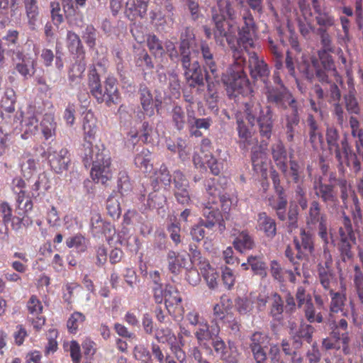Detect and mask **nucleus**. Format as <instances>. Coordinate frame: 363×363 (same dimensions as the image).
<instances>
[{
	"instance_id": "obj_1",
	"label": "nucleus",
	"mask_w": 363,
	"mask_h": 363,
	"mask_svg": "<svg viewBox=\"0 0 363 363\" xmlns=\"http://www.w3.org/2000/svg\"><path fill=\"white\" fill-rule=\"evenodd\" d=\"M233 63L228 67L222 80L230 95L250 94L252 89L250 82L245 72L246 57L243 52L235 48L233 49Z\"/></svg>"
},
{
	"instance_id": "obj_2",
	"label": "nucleus",
	"mask_w": 363,
	"mask_h": 363,
	"mask_svg": "<svg viewBox=\"0 0 363 363\" xmlns=\"http://www.w3.org/2000/svg\"><path fill=\"white\" fill-rule=\"evenodd\" d=\"M88 86L91 94L99 104L105 103L110 107L119 102L120 93L117 86V79L114 77H107L102 86L100 77L94 69L88 76Z\"/></svg>"
},
{
	"instance_id": "obj_3",
	"label": "nucleus",
	"mask_w": 363,
	"mask_h": 363,
	"mask_svg": "<svg viewBox=\"0 0 363 363\" xmlns=\"http://www.w3.org/2000/svg\"><path fill=\"white\" fill-rule=\"evenodd\" d=\"M245 112L248 123L254 126L255 122H257L259 126V135L262 142L268 141L272 134L273 130V113L269 106L266 107V111L263 110L261 104L259 101H250L245 104Z\"/></svg>"
},
{
	"instance_id": "obj_4",
	"label": "nucleus",
	"mask_w": 363,
	"mask_h": 363,
	"mask_svg": "<svg viewBox=\"0 0 363 363\" xmlns=\"http://www.w3.org/2000/svg\"><path fill=\"white\" fill-rule=\"evenodd\" d=\"M338 235L337 250L342 260L346 262L353 258L352 247L356 244L357 239L351 219L345 212L342 215Z\"/></svg>"
},
{
	"instance_id": "obj_5",
	"label": "nucleus",
	"mask_w": 363,
	"mask_h": 363,
	"mask_svg": "<svg viewBox=\"0 0 363 363\" xmlns=\"http://www.w3.org/2000/svg\"><path fill=\"white\" fill-rule=\"evenodd\" d=\"M242 23L238 28L237 43L240 48L246 51L255 48L257 26L250 9H246L242 14Z\"/></svg>"
},
{
	"instance_id": "obj_6",
	"label": "nucleus",
	"mask_w": 363,
	"mask_h": 363,
	"mask_svg": "<svg viewBox=\"0 0 363 363\" xmlns=\"http://www.w3.org/2000/svg\"><path fill=\"white\" fill-rule=\"evenodd\" d=\"M264 94L269 104L281 110L287 109L297 103L292 94L286 86H275L268 82L264 84Z\"/></svg>"
},
{
	"instance_id": "obj_7",
	"label": "nucleus",
	"mask_w": 363,
	"mask_h": 363,
	"mask_svg": "<svg viewBox=\"0 0 363 363\" xmlns=\"http://www.w3.org/2000/svg\"><path fill=\"white\" fill-rule=\"evenodd\" d=\"M153 299L157 304L164 303L166 309L169 313L173 312L174 308L182 307V298L176 286L171 284H166L164 287L154 289Z\"/></svg>"
},
{
	"instance_id": "obj_8",
	"label": "nucleus",
	"mask_w": 363,
	"mask_h": 363,
	"mask_svg": "<svg viewBox=\"0 0 363 363\" xmlns=\"http://www.w3.org/2000/svg\"><path fill=\"white\" fill-rule=\"evenodd\" d=\"M200 50L208 91L211 93L214 83L218 82L219 79L218 65L215 61L213 53L206 43L201 44Z\"/></svg>"
},
{
	"instance_id": "obj_9",
	"label": "nucleus",
	"mask_w": 363,
	"mask_h": 363,
	"mask_svg": "<svg viewBox=\"0 0 363 363\" xmlns=\"http://www.w3.org/2000/svg\"><path fill=\"white\" fill-rule=\"evenodd\" d=\"M339 137L338 130L335 128L329 127L327 128V143L330 152H335L336 159H342V157L345 159H352L353 156L356 157L354 154L352 155V150L346 138L341 141V149L342 150L341 152L338 145Z\"/></svg>"
},
{
	"instance_id": "obj_10",
	"label": "nucleus",
	"mask_w": 363,
	"mask_h": 363,
	"mask_svg": "<svg viewBox=\"0 0 363 363\" xmlns=\"http://www.w3.org/2000/svg\"><path fill=\"white\" fill-rule=\"evenodd\" d=\"M249 55V69L251 77L255 80H261L264 84L269 82V69L262 58H259L255 52L247 51Z\"/></svg>"
},
{
	"instance_id": "obj_11",
	"label": "nucleus",
	"mask_w": 363,
	"mask_h": 363,
	"mask_svg": "<svg viewBox=\"0 0 363 363\" xmlns=\"http://www.w3.org/2000/svg\"><path fill=\"white\" fill-rule=\"evenodd\" d=\"M182 67L188 85L191 88L198 87V91L203 90L206 79L199 63L198 62L191 63L189 60L186 65H182Z\"/></svg>"
},
{
	"instance_id": "obj_12",
	"label": "nucleus",
	"mask_w": 363,
	"mask_h": 363,
	"mask_svg": "<svg viewBox=\"0 0 363 363\" xmlns=\"http://www.w3.org/2000/svg\"><path fill=\"white\" fill-rule=\"evenodd\" d=\"M220 332V328L218 323H211L210 325L206 320L195 328L194 335L200 346L210 349L207 342L216 337Z\"/></svg>"
},
{
	"instance_id": "obj_13",
	"label": "nucleus",
	"mask_w": 363,
	"mask_h": 363,
	"mask_svg": "<svg viewBox=\"0 0 363 363\" xmlns=\"http://www.w3.org/2000/svg\"><path fill=\"white\" fill-rule=\"evenodd\" d=\"M21 128L23 130V138H27L29 135H35L38 130L39 118L38 113L33 106H28L26 111L21 113Z\"/></svg>"
},
{
	"instance_id": "obj_14",
	"label": "nucleus",
	"mask_w": 363,
	"mask_h": 363,
	"mask_svg": "<svg viewBox=\"0 0 363 363\" xmlns=\"http://www.w3.org/2000/svg\"><path fill=\"white\" fill-rule=\"evenodd\" d=\"M111 160H93L91 177L96 183L106 184L112 177Z\"/></svg>"
},
{
	"instance_id": "obj_15",
	"label": "nucleus",
	"mask_w": 363,
	"mask_h": 363,
	"mask_svg": "<svg viewBox=\"0 0 363 363\" xmlns=\"http://www.w3.org/2000/svg\"><path fill=\"white\" fill-rule=\"evenodd\" d=\"M215 24L214 36L216 40L225 38L228 45L234 41L235 28L228 18L213 19Z\"/></svg>"
},
{
	"instance_id": "obj_16",
	"label": "nucleus",
	"mask_w": 363,
	"mask_h": 363,
	"mask_svg": "<svg viewBox=\"0 0 363 363\" xmlns=\"http://www.w3.org/2000/svg\"><path fill=\"white\" fill-rule=\"evenodd\" d=\"M150 0H128L125 3V14L131 21L143 18L147 14Z\"/></svg>"
},
{
	"instance_id": "obj_17",
	"label": "nucleus",
	"mask_w": 363,
	"mask_h": 363,
	"mask_svg": "<svg viewBox=\"0 0 363 363\" xmlns=\"http://www.w3.org/2000/svg\"><path fill=\"white\" fill-rule=\"evenodd\" d=\"M138 94L143 113L148 116H152L155 108L159 111L161 102L157 101L155 103L151 91L145 84L140 86Z\"/></svg>"
},
{
	"instance_id": "obj_18",
	"label": "nucleus",
	"mask_w": 363,
	"mask_h": 363,
	"mask_svg": "<svg viewBox=\"0 0 363 363\" xmlns=\"http://www.w3.org/2000/svg\"><path fill=\"white\" fill-rule=\"evenodd\" d=\"M14 69L24 79L31 77L35 73V60L26 57L22 52L16 53V58H13Z\"/></svg>"
},
{
	"instance_id": "obj_19",
	"label": "nucleus",
	"mask_w": 363,
	"mask_h": 363,
	"mask_svg": "<svg viewBox=\"0 0 363 363\" xmlns=\"http://www.w3.org/2000/svg\"><path fill=\"white\" fill-rule=\"evenodd\" d=\"M314 189L316 196L320 198L327 206H336L338 204L339 201L333 185L319 182L315 184Z\"/></svg>"
},
{
	"instance_id": "obj_20",
	"label": "nucleus",
	"mask_w": 363,
	"mask_h": 363,
	"mask_svg": "<svg viewBox=\"0 0 363 363\" xmlns=\"http://www.w3.org/2000/svg\"><path fill=\"white\" fill-rule=\"evenodd\" d=\"M91 226L94 235L102 234L108 240L112 238L116 233L114 226L111 223L104 221L99 213H95L91 216Z\"/></svg>"
},
{
	"instance_id": "obj_21",
	"label": "nucleus",
	"mask_w": 363,
	"mask_h": 363,
	"mask_svg": "<svg viewBox=\"0 0 363 363\" xmlns=\"http://www.w3.org/2000/svg\"><path fill=\"white\" fill-rule=\"evenodd\" d=\"M232 308L231 300L225 295L220 298L218 303L215 304L213 308V319L211 323H218V321L224 322L228 319L230 310Z\"/></svg>"
},
{
	"instance_id": "obj_22",
	"label": "nucleus",
	"mask_w": 363,
	"mask_h": 363,
	"mask_svg": "<svg viewBox=\"0 0 363 363\" xmlns=\"http://www.w3.org/2000/svg\"><path fill=\"white\" fill-rule=\"evenodd\" d=\"M294 243L296 251L303 252L304 256L312 255L315 251L314 242L312 234L302 229L300 233V240L294 238Z\"/></svg>"
},
{
	"instance_id": "obj_23",
	"label": "nucleus",
	"mask_w": 363,
	"mask_h": 363,
	"mask_svg": "<svg viewBox=\"0 0 363 363\" xmlns=\"http://www.w3.org/2000/svg\"><path fill=\"white\" fill-rule=\"evenodd\" d=\"M212 19L228 18L233 20L235 10L230 0H216V4L211 9Z\"/></svg>"
},
{
	"instance_id": "obj_24",
	"label": "nucleus",
	"mask_w": 363,
	"mask_h": 363,
	"mask_svg": "<svg viewBox=\"0 0 363 363\" xmlns=\"http://www.w3.org/2000/svg\"><path fill=\"white\" fill-rule=\"evenodd\" d=\"M202 213L206 218L205 220H201L202 225L209 229L212 228L222 218L217 204H212L210 201L203 203Z\"/></svg>"
},
{
	"instance_id": "obj_25",
	"label": "nucleus",
	"mask_w": 363,
	"mask_h": 363,
	"mask_svg": "<svg viewBox=\"0 0 363 363\" xmlns=\"http://www.w3.org/2000/svg\"><path fill=\"white\" fill-rule=\"evenodd\" d=\"M345 285L341 286L340 291H335L333 289L328 291L330 296V303L329 305L330 317H332L333 313H338L343 311L345 302L347 301Z\"/></svg>"
},
{
	"instance_id": "obj_26",
	"label": "nucleus",
	"mask_w": 363,
	"mask_h": 363,
	"mask_svg": "<svg viewBox=\"0 0 363 363\" xmlns=\"http://www.w3.org/2000/svg\"><path fill=\"white\" fill-rule=\"evenodd\" d=\"M290 107L291 108V112L285 116V128L286 139L288 141L291 142L294 140L296 127H297L300 123V116L297 103Z\"/></svg>"
},
{
	"instance_id": "obj_27",
	"label": "nucleus",
	"mask_w": 363,
	"mask_h": 363,
	"mask_svg": "<svg viewBox=\"0 0 363 363\" xmlns=\"http://www.w3.org/2000/svg\"><path fill=\"white\" fill-rule=\"evenodd\" d=\"M236 123L239 145L242 148H246L253 143V126L250 125L249 127L241 118H237Z\"/></svg>"
},
{
	"instance_id": "obj_28",
	"label": "nucleus",
	"mask_w": 363,
	"mask_h": 363,
	"mask_svg": "<svg viewBox=\"0 0 363 363\" xmlns=\"http://www.w3.org/2000/svg\"><path fill=\"white\" fill-rule=\"evenodd\" d=\"M257 228L262 231L267 238H273L277 234V224L274 219L265 212L258 213Z\"/></svg>"
},
{
	"instance_id": "obj_29",
	"label": "nucleus",
	"mask_w": 363,
	"mask_h": 363,
	"mask_svg": "<svg viewBox=\"0 0 363 363\" xmlns=\"http://www.w3.org/2000/svg\"><path fill=\"white\" fill-rule=\"evenodd\" d=\"M330 265L331 261H326L324 265H322L321 264L318 265V279L320 284L326 291L333 290L331 284L335 280Z\"/></svg>"
},
{
	"instance_id": "obj_30",
	"label": "nucleus",
	"mask_w": 363,
	"mask_h": 363,
	"mask_svg": "<svg viewBox=\"0 0 363 363\" xmlns=\"http://www.w3.org/2000/svg\"><path fill=\"white\" fill-rule=\"evenodd\" d=\"M270 272L273 278L280 283L289 281L295 283L296 281V274L292 270H284L276 260H273L270 264Z\"/></svg>"
},
{
	"instance_id": "obj_31",
	"label": "nucleus",
	"mask_w": 363,
	"mask_h": 363,
	"mask_svg": "<svg viewBox=\"0 0 363 363\" xmlns=\"http://www.w3.org/2000/svg\"><path fill=\"white\" fill-rule=\"evenodd\" d=\"M29 259L26 252H15L10 257L8 261L9 266L11 269L19 273L24 274L28 269V263Z\"/></svg>"
},
{
	"instance_id": "obj_32",
	"label": "nucleus",
	"mask_w": 363,
	"mask_h": 363,
	"mask_svg": "<svg viewBox=\"0 0 363 363\" xmlns=\"http://www.w3.org/2000/svg\"><path fill=\"white\" fill-rule=\"evenodd\" d=\"M168 269L171 273L177 275L186 267L187 258L185 255L169 251L167 254Z\"/></svg>"
},
{
	"instance_id": "obj_33",
	"label": "nucleus",
	"mask_w": 363,
	"mask_h": 363,
	"mask_svg": "<svg viewBox=\"0 0 363 363\" xmlns=\"http://www.w3.org/2000/svg\"><path fill=\"white\" fill-rule=\"evenodd\" d=\"M212 341V346L216 352L219 354L220 358L225 361L227 363H237L238 362V354L232 353L228 354L226 351V345L225 342L218 335L214 337Z\"/></svg>"
},
{
	"instance_id": "obj_34",
	"label": "nucleus",
	"mask_w": 363,
	"mask_h": 363,
	"mask_svg": "<svg viewBox=\"0 0 363 363\" xmlns=\"http://www.w3.org/2000/svg\"><path fill=\"white\" fill-rule=\"evenodd\" d=\"M41 132L45 140L53 138L56 135L57 123L52 113H45L40 122Z\"/></svg>"
},
{
	"instance_id": "obj_35",
	"label": "nucleus",
	"mask_w": 363,
	"mask_h": 363,
	"mask_svg": "<svg viewBox=\"0 0 363 363\" xmlns=\"http://www.w3.org/2000/svg\"><path fill=\"white\" fill-rule=\"evenodd\" d=\"M82 128L84 134V140L94 138L96 132V120L94 113L91 110L84 113Z\"/></svg>"
},
{
	"instance_id": "obj_36",
	"label": "nucleus",
	"mask_w": 363,
	"mask_h": 363,
	"mask_svg": "<svg viewBox=\"0 0 363 363\" xmlns=\"http://www.w3.org/2000/svg\"><path fill=\"white\" fill-rule=\"evenodd\" d=\"M326 219V215L321 212L320 203L316 201H312L310 205L308 214L306 217L307 225L313 228L318 223Z\"/></svg>"
},
{
	"instance_id": "obj_37",
	"label": "nucleus",
	"mask_w": 363,
	"mask_h": 363,
	"mask_svg": "<svg viewBox=\"0 0 363 363\" xmlns=\"http://www.w3.org/2000/svg\"><path fill=\"white\" fill-rule=\"evenodd\" d=\"M233 246L240 252L252 250L255 246L252 237L247 230H242L233 241Z\"/></svg>"
},
{
	"instance_id": "obj_38",
	"label": "nucleus",
	"mask_w": 363,
	"mask_h": 363,
	"mask_svg": "<svg viewBox=\"0 0 363 363\" xmlns=\"http://www.w3.org/2000/svg\"><path fill=\"white\" fill-rule=\"evenodd\" d=\"M67 46L69 51L80 57L84 56V48L79 36L73 31L67 33Z\"/></svg>"
},
{
	"instance_id": "obj_39",
	"label": "nucleus",
	"mask_w": 363,
	"mask_h": 363,
	"mask_svg": "<svg viewBox=\"0 0 363 363\" xmlns=\"http://www.w3.org/2000/svg\"><path fill=\"white\" fill-rule=\"evenodd\" d=\"M199 269L208 286L210 289H215L218 285V279L219 277V274L216 269L212 267L208 261H203Z\"/></svg>"
},
{
	"instance_id": "obj_40",
	"label": "nucleus",
	"mask_w": 363,
	"mask_h": 363,
	"mask_svg": "<svg viewBox=\"0 0 363 363\" xmlns=\"http://www.w3.org/2000/svg\"><path fill=\"white\" fill-rule=\"evenodd\" d=\"M28 23L31 30L35 28L39 16V8L37 0H23Z\"/></svg>"
},
{
	"instance_id": "obj_41",
	"label": "nucleus",
	"mask_w": 363,
	"mask_h": 363,
	"mask_svg": "<svg viewBox=\"0 0 363 363\" xmlns=\"http://www.w3.org/2000/svg\"><path fill=\"white\" fill-rule=\"evenodd\" d=\"M16 4V0H0V18L2 19L0 23L2 26L10 22V17L14 15Z\"/></svg>"
},
{
	"instance_id": "obj_42",
	"label": "nucleus",
	"mask_w": 363,
	"mask_h": 363,
	"mask_svg": "<svg viewBox=\"0 0 363 363\" xmlns=\"http://www.w3.org/2000/svg\"><path fill=\"white\" fill-rule=\"evenodd\" d=\"M172 124L176 130H184L186 123V113L180 106H174L170 112Z\"/></svg>"
},
{
	"instance_id": "obj_43",
	"label": "nucleus",
	"mask_w": 363,
	"mask_h": 363,
	"mask_svg": "<svg viewBox=\"0 0 363 363\" xmlns=\"http://www.w3.org/2000/svg\"><path fill=\"white\" fill-rule=\"evenodd\" d=\"M284 255L289 263L293 266L294 271L298 276H301L300 266L301 261L304 258L303 252L297 251L295 254L294 250L289 245L286 247Z\"/></svg>"
},
{
	"instance_id": "obj_44",
	"label": "nucleus",
	"mask_w": 363,
	"mask_h": 363,
	"mask_svg": "<svg viewBox=\"0 0 363 363\" xmlns=\"http://www.w3.org/2000/svg\"><path fill=\"white\" fill-rule=\"evenodd\" d=\"M85 320L86 316L82 313L79 311L72 313L67 321L68 332L71 334H76L82 327Z\"/></svg>"
},
{
	"instance_id": "obj_45",
	"label": "nucleus",
	"mask_w": 363,
	"mask_h": 363,
	"mask_svg": "<svg viewBox=\"0 0 363 363\" xmlns=\"http://www.w3.org/2000/svg\"><path fill=\"white\" fill-rule=\"evenodd\" d=\"M315 12L316 13L315 21L320 26L319 28L327 30L328 28L335 26V18L329 11H323L321 9H318V10Z\"/></svg>"
},
{
	"instance_id": "obj_46",
	"label": "nucleus",
	"mask_w": 363,
	"mask_h": 363,
	"mask_svg": "<svg viewBox=\"0 0 363 363\" xmlns=\"http://www.w3.org/2000/svg\"><path fill=\"white\" fill-rule=\"evenodd\" d=\"M171 183V175L164 165H161L158 171L154 173V178L152 180V186L153 189H158L159 184L164 186H169Z\"/></svg>"
},
{
	"instance_id": "obj_47",
	"label": "nucleus",
	"mask_w": 363,
	"mask_h": 363,
	"mask_svg": "<svg viewBox=\"0 0 363 363\" xmlns=\"http://www.w3.org/2000/svg\"><path fill=\"white\" fill-rule=\"evenodd\" d=\"M84 56H81L79 59L73 63L68 72V77L70 82H76L80 79L86 69V62L84 60Z\"/></svg>"
},
{
	"instance_id": "obj_48",
	"label": "nucleus",
	"mask_w": 363,
	"mask_h": 363,
	"mask_svg": "<svg viewBox=\"0 0 363 363\" xmlns=\"http://www.w3.org/2000/svg\"><path fill=\"white\" fill-rule=\"evenodd\" d=\"M163 43L155 35H149L147 38V45L150 52L155 57H162L165 54Z\"/></svg>"
},
{
	"instance_id": "obj_49",
	"label": "nucleus",
	"mask_w": 363,
	"mask_h": 363,
	"mask_svg": "<svg viewBox=\"0 0 363 363\" xmlns=\"http://www.w3.org/2000/svg\"><path fill=\"white\" fill-rule=\"evenodd\" d=\"M88 240L82 234H76L66 240L69 248H74L78 252H84L87 249Z\"/></svg>"
},
{
	"instance_id": "obj_50",
	"label": "nucleus",
	"mask_w": 363,
	"mask_h": 363,
	"mask_svg": "<svg viewBox=\"0 0 363 363\" xmlns=\"http://www.w3.org/2000/svg\"><path fill=\"white\" fill-rule=\"evenodd\" d=\"M284 310V301L279 294H272L270 314L274 319L280 320L282 319V313Z\"/></svg>"
},
{
	"instance_id": "obj_51",
	"label": "nucleus",
	"mask_w": 363,
	"mask_h": 363,
	"mask_svg": "<svg viewBox=\"0 0 363 363\" xmlns=\"http://www.w3.org/2000/svg\"><path fill=\"white\" fill-rule=\"evenodd\" d=\"M149 194L147 206L150 209H162L166 203V197L164 195L157 191V189Z\"/></svg>"
},
{
	"instance_id": "obj_52",
	"label": "nucleus",
	"mask_w": 363,
	"mask_h": 363,
	"mask_svg": "<svg viewBox=\"0 0 363 363\" xmlns=\"http://www.w3.org/2000/svg\"><path fill=\"white\" fill-rule=\"evenodd\" d=\"M354 287L361 304H363V272L358 265L354 267Z\"/></svg>"
},
{
	"instance_id": "obj_53",
	"label": "nucleus",
	"mask_w": 363,
	"mask_h": 363,
	"mask_svg": "<svg viewBox=\"0 0 363 363\" xmlns=\"http://www.w3.org/2000/svg\"><path fill=\"white\" fill-rule=\"evenodd\" d=\"M304 315L306 320L311 323H320L323 321V317L320 312L316 313L315 306L312 303V300H308L304 306Z\"/></svg>"
},
{
	"instance_id": "obj_54",
	"label": "nucleus",
	"mask_w": 363,
	"mask_h": 363,
	"mask_svg": "<svg viewBox=\"0 0 363 363\" xmlns=\"http://www.w3.org/2000/svg\"><path fill=\"white\" fill-rule=\"evenodd\" d=\"M344 101L345 108L349 114L359 115L361 113V107L352 91H350L344 96Z\"/></svg>"
},
{
	"instance_id": "obj_55",
	"label": "nucleus",
	"mask_w": 363,
	"mask_h": 363,
	"mask_svg": "<svg viewBox=\"0 0 363 363\" xmlns=\"http://www.w3.org/2000/svg\"><path fill=\"white\" fill-rule=\"evenodd\" d=\"M135 65L141 68L143 71L151 70L154 67V64L150 56L145 50H141L137 53L135 57Z\"/></svg>"
},
{
	"instance_id": "obj_56",
	"label": "nucleus",
	"mask_w": 363,
	"mask_h": 363,
	"mask_svg": "<svg viewBox=\"0 0 363 363\" xmlns=\"http://www.w3.org/2000/svg\"><path fill=\"white\" fill-rule=\"evenodd\" d=\"M205 187L208 196V201L212 204H217L220 195V191L216 186V180L214 179H209L205 181Z\"/></svg>"
},
{
	"instance_id": "obj_57",
	"label": "nucleus",
	"mask_w": 363,
	"mask_h": 363,
	"mask_svg": "<svg viewBox=\"0 0 363 363\" xmlns=\"http://www.w3.org/2000/svg\"><path fill=\"white\" fill-rule=\"evenodd\" d=\"M248 264L251 267L252 270L256 274L262 277L267 274L266 264L260 256H250L247 258Z\"/></svg>"
},
{
	"instance_id": "obj_58",
	"label": "nucleus",
	"mask_w": 363,
	"mask_h": 363,
	"mask_svg": "<svg viewBox=\"0 0 363 363\" xmlns=\"http://www.w3.org/2000/svg\"><path fill=\"white\" fill-rule=\"evenodd\" d=\"M269 342V336L261 332L254 333L250 337V350L259 347H268Z\"/></svg>"
},
{
	"instance_id": "obj_59",
	"label": "nucleus",
	"mask_w": 363,
	"mask_h": 363,
	"mask_svg": "<svg viewBox=\"0 0 363 363\" xmlns=\"http://www.w3.org/2000/svg\"><path fill=\"white\" fill-rule=\"evenodd\" d=\"M97 30L92 25H87L82 33V38L86 45L93 49L96 45Z\"/></svg>"
},
{
	"instance_id": "obj_60",
	"label": "nucleus",
	"mask_w": 363,
	"mask_h": 363,
	"mask_svg": "<svg viewBox=\"0 0 363 363\" xmlns=\"http://www.w3.org/2000/svg\"><path fill=\"white\" fill-rule=\"evenodd\" d=\"M83 159H104L102 152H100L99 147L93 146L88 139L83 144Z\"/></svg>"
},
{
	"instance_id": "obj_61",
	"label": "nucleus",
	"mask_w": 363,
	"mask_h": 363,
	"mask_svg": "<svg viewBox=\"0 0 363 363\" xmlns=\"http://www.w3.org/2000/svg\"><path fill=\"white\" fill-rule=\"evenodd\" d=\"M106 210L108 214L113 219L118 218L121 209L118 200L114 196H109L106 201Z\"/></svg>"
},
{
	"instance_id": "obj_62",
	"label": "nucleus",
	"mask_w": 363,
	"mask_h": 363,
	"mask_svg": "<svg viewBox=\"0 0 363 363\" xmlns=\"http://www.w3.org/2000/svg\"><path fill=\"white\" fill-rule=\"evenodd\" d=\"M26 308L30 315H40L43 310L42 302L35 295H32L30 297Z\"/></svg>"
},
{
	"instance_id": "obj_63",
	"label": "nucleus",
	"mask_w": 363,
	"mask_h": 363,
	"mask_svg": "<svg viewBox=\"0 0 363 363\" xmlns=\"http://www.w3.org/2000/svg\"><path fill=\"white\" fill-rule=\"evenodd\" d=\"M332 116L340 126H343L347 121V114L340 103H333L332 106Z\"/></svg>"
},
{
	"instance_id": "obj_64",
	"label": "nucleus",
	"mask_w": 363,
	"mask_h": 363,
	"mask_svg": "<svg viewBox=\"0 0 363 363\" xmlns=\"http://www.w3.org/2000/svg\"><path fill=\"white\" fill-rule=\"evenodd\" d=\"M235 307L240 315L250 314L253 310V301L247 298H238L235 301Z\"/></svg>"
}]
</instances>
